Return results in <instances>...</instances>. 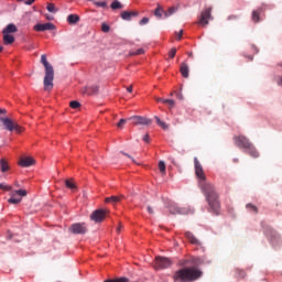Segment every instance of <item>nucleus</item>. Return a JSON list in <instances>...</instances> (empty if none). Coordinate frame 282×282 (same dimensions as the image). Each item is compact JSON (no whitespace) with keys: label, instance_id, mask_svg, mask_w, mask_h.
Listing matches in <instances>:
<instances>
[{"label":"nucleus","instance_id":"obj_1","mask_svg":"<svg viewBox=\"0 0 282 282\" xmlns=\"http://www.w3.org/2000/svg\"><path fill=\"white\" fill-rule=\"evenodd\" d=\"M194 165L195 176H197L198 180V188H200L204 196H206L210 210L217 214L218 209H220V200L218 199V194L216 193L215 186L206 181V174H204L203 165H200L197 158L194 159Z\"/></svg>","mask_w":282,"mask_h":282},{"label":"nucleus","instance_id":"obj_2","mask_svg":"<svg viewBox=\"0 0 282 282\" xmlns=\"http://www.w3.org/2000/svg\"><path fill=\"white\" fill-rule=\"evenodd\" d=\"M203 276V272L196 268H183L174 273V282H194Z\"/></svg>","mask_w":282,"mask_h":282},{"label":"nucleus","instance_id":"obj_3","mask_svg":"<svg viewBox=\"0 0 282 282\" xmlns=\"http://www.w3.org/2000/svg\"><path fill=\"white\" fill-rule=\"evenodd\" d=\"M234 142L237 148L243 150V153L250 155L252 159H258L260 153L258 152L257 148L252 145L249 139L245 135L234 137Z\"/></svg>","mask_w":282,"mask_h":282},{"label":"nucleus","instance_id":"obj_4","mask_svg":"<svg viewBox=\"0 0 282 282\" xmlns=\"http://www.w3.org/2000/svg\"><path fill=\"white\" fill-rule=\"evenodd\" d=\"M42 65L45 67V78L43 79V85L45 91H51L54 88V67L50 65L46 61V55H42Z\"/></svg>","mask_w":282,"mask_h":282},{"label":"nucleus","instance_id":"obj_5","mask_svg":"<svg viewBox=\"0 0 282 282\" xmlns=\"http://www.w3.org/2000/svg\"><path fill=\"white\" fill-rule=\"evenodd\" d=\"M213 7H207L206 9L203 10V12H200V15L198 17V22L197 24H199L203 28L208 26L209 21H213Z\"/></svg>","mask_w":282,"mask_h":282},{"label":"nucleus","instance_id":"obj_6","mask_svg":"<svg viewBox=\"0 0 282 282\" xmlns=\"http://www.w3.org/2000/svg\"><path fill=\"white\" fill-rule=\"evenodd\" d=\"M0 122L3 123L4 130L9 132L15 131V133L21 134L22 127L18 122L12 121L9 118H0Z\"/></svg>","mask_w":282,"mask_h":282},{"label":"nucleus","instance_id":"obj_7","mask_svg":"<svg viewBox=\"0 0 282 282\" xmlns=\"http://www.w3.org/2000/svg\"><path fill=\"white\" fill-rule=\"evenodd\" d=\"M87 230V224L85 223H76L69 227V232L73 235H86Z\"/></svg>","mask_w":282,"mask_h":282},{"label":"nucleus","instance_id":"obj_8","mask_svg":"<svg viewBox=\"0 0 282 282\" xmlns=\"http://www.w3.org/2000/svg\"><path fill=\"white\" fill-rule=\"evenodd\" d=\"M172 267V260L169 258L158 257L154 261V269L161 270V269H167Z\"/></svg>","mask_w":282,"mask_h":282},{"label":"nucleus","instance_id":"obj_9","mask_svg":"<svg viewBox=\"0 0 282 282\" xmlns=\"http://www.w3.org/2000/svg\"><path fill=\"white\" fill-rule=\"evenodd\" d=\"M128 120H131V122L134 126H151L152 124L151 119H149L148 117H142V116H134V117H131Z\"/></svg>","mask_w":282,"mask_h":282},{"label":"nucleus","instance_id":"obj_10","mask_svg":"<svg viewBox=\"0 0 282 282\" xmlns=\"http://www.w3.org/2000/svg\"><path fill=\"white\" fill-rule=\"evenodd\" d=\"M170 213H171V215H189L191 209L185 208V207H178V205H176V204H171Z\"/></svg>","mask_w":282,"mask_h":282},{"label":"nucleus","instance_id":"obj_11","mask_svg":"<svg viewBox=\"0 0 282 282\" xmlns=\"http://www.w3.org/2000/svg\"><path fill=\"white\" fill-rule=\"evenodd\" d=\"M90 219H91V221H95L97 224L102 223L104 219H106V210H104V209L95 210L94 213H91Z\"/></svg>","mask_w":282,"mask_h":282},{"label":"nucleus","instance_id":"obj_12","mask_svg":"<svg viewBox=\"0 0 282 282\" xmlns=\"http://www.w3.org/2000/svg\"><path fill=\"white\" fill-rule=\"evenodd\" d=\"M34 31L36 32H45V31H52V30H55V25L47 22L45 24H36L34 25Z\"/></svg>","mask_w":282,"mask_h":282},{"label":"nucleus","instance_id":"obj_13","mask_svg":"<svg viewBox=\"0 0 282 282\" xmlns=\"http://www.w3.org/2000/svg\"><path fill=\"white\" fill-rule=\"evenodd\" d=\"M188 73H189V68H188V64L183 62L180 65V74L182 75L183 78H188Z\"/></svg>","mask_w":282,"mask_h":282},{"label":"nucleus","instance_id":"obj_14","mask_svg":"<svg viewBox=\"0 0 282 282\" xmlns=\"http://www.w3.org/2000/svg\"><path fill=\"white\" fill-rule=\"evenodd\" d=\"M19 165L22 167H30L34 165V159L33 158H22L21 161H19Z\"/></svg>","mask_w":282,"mask_h":282},{"label":"nucleus","instance_id":"obj_15","mask_svg":"<svg viewBox=\"0 0 282 282\" xmlns=\"http://www.w3.org/2000/svg\"><path fill=\"white\" fill-rule=\"evenodd\" d=\"M97 93H98L97 86H88L83 89V94H85L86 96H94Z\"/></svg>","mask_w":282,"mask_h":282},{"label":"nucleus","instance_id":"obj_16","mask_svg":"<svg viewBox=\"0 0 282 282\" xmlns=\"http://www.w3.org/2000/svg\"><path fill=\"white\" fill-rule=\"evenodd\" d=\"M15 32H18V26H15L14 24H9L7 25V28L3 29V35H10V34H14Z\"/></svg>","mask_w":282,"mask_h":282},{"label":"nucleus","instance_id":"obj_17","mask_svg":"<svg viewBox=\"0 0 282 282\" xmlns=\"http://www.w3.org/2000/svg\"><path fill=\"white\" fill-rule=\"evenodd\" d=\"M185 238H187L188 242L195 246H200L199 240H197L196 236L192 235V232H185Z\"/></svg>","mask_w":282,"mask_h":282},{"label":"nucleus","instance_id":"obj_18","mask_svg":"<svg viewBox=\"0 0 282 282\" xmlns=\"http://www.w3.org/2000/svg\"><path fill=\"white\" fill-rule=\"evenodd\" d=\"M122 199H124V195L110 196L109 198H106V203L107 204H119V202H121Z\"/></svg>","mask_w":282,"mask_h":282},{"label":"nucleus","instance_id":"obj_19","mask_svg":"<svg viewBox=\"0 0 282 282\" xmlns=\"http://www.w3.org/2000/svg\"><path fill=\"white\" fill-rule=\"evenodd\" d=\"M78 22H79L78 14H69V15H67V23H69L70 25L78 24Z\"/></svg>","mask_w":282,"mask_h":282},{"label":"nucleus","instance_id":"obj_20","mask_svg":"<svg viewBox=\"0 0 282 282\" xmlns=\"http://www.w3.org/2000/svg\"><path fill=\"white\" fill-rule=\"evenodd\" d=\"M14 35L11 34H3V44L4 45H10V44H14Z\"/></svg>","mask_w":282,"mask_h":282},{"label":"nucleus","instance_id":"obj_21","mask_svg":"<svg viewBox=\"0 0 282 282\" xmlns=\"http://www.w3.org/2000/svg\"><path fill=\"white\" fill-rule=\"evenodd\" d=\"M262 9H258L256 11H252V22L259 23L260 22V14H261Z\"/></svg>","mask_w":282,"mask_h":282},{"label":"nucleus","instance_id":"obj_22","mask_svg":"<svg viewBox=\"0 0 282 282\" xmlns=\"http://www.w3.org/2000/svg\"><path fill=\"white\" fill-rule=\"evenodd\" d=\"M0 170L1 173H6L7 171H9V164L7 163L6 159L0 160Z\"/></svg>","mask_w":282,"mask_h":282},{"label":"nucleus","instance_id":"obj_23","mask_svg":"<svg viewBox=\"0 0 282 282\" xmlns=\"http://www.w3.org/2000/svg\"><path fill=\"white\" fill-rule=\"evenodd\" d=\"M246 209L251 212L252 214L257 215L258 214V207L256 205L252 204H247L246 205Z\"/></svg>","mask_w":282,"mask_h":282},{"label":"nucleus","instance_id":"obj_24","mask_svg":"<svg viewBox=\"0 0 282 282\" xmlns=\"http://www.w3.org/2000/svg\"><path fill=\"white\" fill-rule=\"evenodd\" d=\"M110 9H112V10L122 9V4L118 0H115V1H112V3H110Z\"/></svg>","mask_w":282,"mask_h":282},{"label":"nucleus","instance_id":"obj_25","mask_svg":"<svg viewBox=\"0 0 282 282\" xmlns=\"http://www.w3.org/2000/svg\"><path fill=\"white\" fill-rule=\"evenodd\" d=\"M163 12H164L163 8L160 4H158V8L154 11V17H158V19H161V17H163Z\"/></svg>","mask_w":282,"mask_h":282},{"label":"nucleus","instance_id":"obj_26","mask_svg":"<svg viewBox=\"0 0 282 282\" xmlns=\"http://www.w3.org/2000/svg\"><path fill=\"white\" fill-rule=\"evenodd\" d=\"M159 172L163 175L166 174V164L164 161H159Z\"/></svg>","mask_w":282,"mask_h":282},{"label":"nucleus","instance_id":"obj_27","mask_svg":"<svg viewBox=\"0 0 282 282\" xmlns=\"http://www.w3.org/2000/svg\"><path fill=\"white\" fill-rule=\"evenodd\" d=\"M154 119H155V122H158L159 127H161V129L167 130L166 122L161 121L160 117H154Z\"/></svg>","mask_w":282,"mask_h":282},{"label":"nucleus","instance_id":"obj_28","mask_svg":"<svg viewBox=\"0 0 282 282\" xmlns=\"http://www.w3.org/2000/svg\"><path fill=\"white\" fill-rule=\"evenodd\" d=\"M121 19L124 20V21H130L131 20V13L129 11H122Z\"/></svg>","mask_w":282,"mask_h":282},{"label":"nucleus","instance_id":"obj_29","mask_svg":"<svg viewBox=\"0 0 282 282\" xmlns=\"http://www.w3.org/2000/svg\"><path fill=\"white\" fill-rule=\"evenodd\" d=\"M46 10H48L51 13H57V9L55 8L54 3L46 4Z\"/></svg>","mask_w":282,"mask_h":282},{"label":"nucleus","instance_id":"obj_30","mask_svg":"<svg viewBox=\"0 0 282 282\" xmlns=\"http://www.w3.org/2000/svg\"><path fill=\"white\" fill-rule=\"evenodd\" d=\"M66 187L69 188L70 191H76V185L73 183L72 180L66 181Z\"/></svg>","mask_w":282,"mask_h":282},{"label":"nucleus","instance_id":"obj_31","mask_svg":"<svg viewBox=\"0 0 282 282\" xmlns=\"http://www.w3.org/2000/svg\"><path fill=\"white\" fill-rule=\"evenodd\" d=\"M142 54H144L143 48H139L137 51H131V53H130L131 56H137V55H142Z\"/></svg>","mask_w":282,"mask_h":282},{"label":"nucleus","instance_id":"obj_32","mask_svg":"<svg viewBox=\"0 0 282 282\" xmlns=\"http://www.w3.org/2000/svg\"><path fill=\"white\" fill-rule=\"evenodd\" d=\"M82 105L78 101H70L69 107L70 109H78Z\"/></svg>","mask_w":282,"mask_h":282},{"label":"nucleus","instance_id":"obj_33","mask_svg":"<svg viewBox=\"0 0 282 282\" xmlns=\"http://www.w3.org/2000/svg\"><path fill=\"white\" fill-rule=\"evenodd\" d=\"M104 282H128V279L127 278H119V279H115V280H106Z\"/></svg>","mask_w":282,"mask_h":282},{"label":"nucleus","instance_id":"obj_34","mask_svg":"<svg viewBox=\"0 0 282 282\" xmlns=\"http://www.w3.org/2000/svg\"><path fill=\"white\" fill-rule=\"evenodd\" d=\"M22 198H9V204H13V205H18L19 203H21Z\"/></svg>","mask_w":282,"mask_h":282},{"label":"nucleus","instance_id":"obj_35","mask_svg":"<svg viewBox=\"0 0 282 282\" xmlns=\"http://www.w3.org/2000/svg\"><path fill=\"white\" fill-rule=\"evenodd\" d=\"M95 6H97V8H107L106 1H96Z\"/></svg>","mask_w":282,"mask_h":282},{"label":"nucleus","instance_id":"obj_36","mask_svg":"<svg viewBox=\"0 0 282 282\" xmlns=\"http://www.w3.org/2000/svg\"><path fill=\"white\" fill-rule=\"evenodd\" d=\"M109 31H110L109 25H107L106 23H101V32L108 33Z\"/></svg>","mask_w":282,"mask_h":282},{"label":"nucleus","instance_id":"obj_37","mask_svg":"<svg viewBox=\"0 0 282 282\" xmlns=\"http://www.w3.org/2000/svg\"><path fill=\"white\" fill-rule=\"evenodd\" d=\"M13 194L24 197L26 195V192H25V189H18V191L13 192Z\"/></svg>","mask_w":282,"mask_h":282},{"label":"nucleus","instance_id":"obj_38","mask_svg":"<svg viewBox=\"0 0 282 282\" xmlns=\"http://www.w3.org/2000/svg\"><path fill=\"white\" fill-rule=\"evenodd\" d=\"M164 105H167L170 109H173L175 107V100L171 99L164 102Z\"/></svg>","mask_w":282,"mask_h":282},{"label":"nucleus","instance_id":"obj_39","mask_svg":"<svg viewBox=\"0 0 282 282\" xmlns=\"http://www.w3.org/2000/svg\"><path fill=\"white\" fill-rule=\"evenodd\" d=\"M175 12H176V8L175 7H171L170 9H167L166 17H170V15L174 14Z\"/></svg>","mask_w":282,"mask_h":282},{"label":"nucleus","instance_id":"obj_40","mask_svg":"<svg viewBox=\"0 0 282 282\" xmlns=\"http://www.w3.org/2000/svg\"><path fill=\"white\" fill-rule=\"evenodd\" d=\"M175 55H176V48L173 47V48H171V51L169 53V56H170L171 59H173V58H175Z\"/></svg>","mask_w":282,"mask_h":282},{"label":"nucleus","instance_id":"obj_41","mask_svg":"<svg viewBox=\"0 0 282 282\" xmlns=\"http://www.w3.org/2000/svg\"><path fill=\"white\" fill-rule=\"evenodd\" d=\"M183 35H184V30H180V32L176 33V40L181 41Z\"/></svg>","mask_w":282,"mask_h":282},{"label":"nucleus","instance_id":"obj_42","mask_svg":"<svg viewBox=\"0 0 282 282\" xmlns=\"http://www.w3.org/2000/svg\"><path fill=\"white\" fill-rule=\"evenodd\" d=\"M126 123H127V119H121V120H119V122H118V128L121 129L122 126H124Z\"/></svg>","mask_w":282,"mask_h":282},{"label":"nucleus","instance_id":"obj_43","mask_svg":"<svg viewBox=\"0 0 282 282\" xmlns=\"http://www.w3.org/2000/svg\"><path fill=\"white\" fill-rule=\"evenodd\" d=\"M0 189L1 191H12V187L11 186H6L3 184H0Z\"/></svg>","mask_w":282,"mask_h":282},{"label":"nucleus","instance_id":"obj_44","mask_svg":"<svg viewBox=\"0 0 282 282\" xmlns=\"http://www.w3.org/2000/svg\"><path fill=\"white\" fill-rule=\"evenodd\" d=\"M149 23V19L148 18H143L142 20H140V25H145Z\"/></svg>","mask_w":282,"mask_h":282},{"label":"nucleus","instance_id":"obj_45","mask_svg":"<svg viewBox=\"0 0 282 282\" xmlns=\"http://www.w3.org/2000/svg\"><path fill=\"white\" fill-rule=\"evenodd\" d=\"M171 99H163V98H158V102L159 104H166L167 101H170Z\"/></svg>","mask_w":282,"mask_h":282},{"label":"nucleus","instance_id":"obj_46","mask_svg":"<svg viewBox=\"0 0 282 282\" xmlns=\"http://www.w3.org/2000/svg\"><path fill=\"white\" fill-rule=\"evenodd\" d=\"M122 155H124L126 158L130 159L131 161H133V163H135V159L131 158V155L124 153V152H121Z\"/></svg>","mask_w":282,"mask_h":282},{"label":"nucleus","instance_id":"obj_47","mask_svg":"<svg viewBox=\"0 0 282 282\" xmlns=\"http://www.w3.org/2000/svg\"><path fill=\"white\" fill-rule=\"evenodd\" d=\"M25 6H32L34 3V0H25L23 1Z\"/></svg>","mask_w":282,"mask_h":282},{"label":"nucleus","instance_id":"obj_48","mask_svg":"<svg viewBox=\"0 0 282 282\" xmlns=\"http://www.w3.org/2000/svg\"><path fill=\"white\" fill-rule=\"evenodd\" d=\"M238 272H239V276H240L241 279H245V276H246L245 271L238 270Z\"/></svg>","mask_w":282,"mask_h":282},{"label":"nucleus","instance_id":"obj_49","mask_svg":"<svg viewBox=\"0 0 282 282\" xmlns=\"http://www.w3.org/2000/svg\"><path fill=\"white\" fill-rule=\"evenodd\" d=\"M147 212H149L150 215L154 214V210L151 206H147Z\"/></svg>","mask_w":282,"mask_h":282},{"label":"nucleus","instance_id":"obj_50","mask_svg":"<svg viewBox=\"0 0 282 282\" xmlns=\"http://www.w3.org/2000/svg\"><path fill=\"white\" fill-rule=\"evenodd\" d=\"M143 142L149 143V134H145V135L143 137Z\"/></svg>","mask_w":282,"mask_h":282},{"label":"nucleus","instance_id":"obj_51","mask_svg":"<svg viewBox=\"0 0 282 282\" xmlns=\"http://www.w3.org/2000/svg\"><path fill=\"white\" fill-rule=\"evenodd\" d=\"M176 98H178V100H184V96H182V94H177Z\"/></svg>","mask_w":282,"mask_h":282},{"label":"nucleus","instance_id":"obj_52","mask_svg":"<svg viewBox=\"0 0 282 282\" xmlns=\"http://www.w3.org/2000/svg\"><path fill=\"white\" fill-rule=\"evenodd\" d=\"M126 91H128V93H130V94H131V91H133V87H132V86H130V87L126 88Z\"/></svg>","mask_w":282,"mask_h":282},{"label":"nucleus","instance_id":"obj_53","mask_svg":"<svg viewBox=\"0 0 282 282\" xmlns=\"http://www.w3.org/2000/svg\"><path fill=\"white\" fill-rule=\"evenodd\" d=\"M6 113H7V110L0 108V116H1V115H6Z\"/></svg>","mask_w":282,"mask_h":282},{"label":"nucleus","instance_id":"obj_54","mask_svg":"<svg viewBox=\"0 0 282 282\" xmlns=\"http://www.w3.org/2000/svg\"><path fill=\"white\" fill-rule=\"evenodd\" d=\"M130 13H131V17H137V15H139L138 12H130Z\"/></svg>","mask_w":282,"mask_h":282},{"label":"nucleus","instance_id":"obj_55","mask_svg":"<svg viewBox=\"0 0 282 282\" xmlns=\"http://www.w3.org/2000/svg\"><path fill=\"white\" fill-rule=\"evenodd\" d=\"M278 84L279 86H282V78L279 79Z\"/></svg>","mask_w":282,"mask_h":282},{"label":"nucleus","instance_id":"obj_56","mask_svg":"<svg viewBox=\"0 0 282 282\" xmlns=\"http://www.w3.org/2000/svg\"><path fill=\"white\" fill-rule=\"evenodd\" d=\"M234 162H235V163H238V162H239V159H234Z\"/></svg>","mask_w":282,"mask_h":282},{"label":"nucleus","instance_id":"obj_57","mask_svg":"<svg viewBox=\"0 0 282 282\" xmlns=\"http://www.w3.org/2000/svg\"><path fill=\"white\" fill-rule=\"evenodd\" d=\"M3 52V47L0 45V53Z\"/></svg>","mask_w":282,"mask_h":282},{"label":"nucleus","instance_id":"obj_58","mask_svg":"<svg viewBox=\"0 0 282 282\" xmlns=\"http://www.w3.org/2000/svg\"><path fill=\"white\" fill-rule=\"evenodd\" d=\"M188 57H192V53H188Z\"/></svg>","mask_w":282,"mask_h":282},{"label":"nucleus","instance_id":"obj_59","mask_svg":"<svg viewBox=\"0 0 282 282\" xmlns=\"http://www.w3.org/2000/svg\"><path fill=\"white\" fill-rule=\"evenodd\" d=\"M19 1L24 2V1H26V0H19Z\"/></svg>","mask_w":282,"mask_h":282},{"label":"nucleus","instance_id":"obj_60","mask_svg":"<svg viewBox=\"0 0 282 282\" xmlns=\"http://www.w3.org/2000/svg\"><path fill=\"white\" fill-rule=\"evenodd\" d=\"M120 229H121V228L119 227V228H118V232L120 231Z\"/></svg>","mask_w":282,"mask_h":282},{"label":"nucleus","instance_id":"obj_61","mask_svg":"<svg viewBox=\"0 0 282 282\" xmlns=\"http://www.w3.org/2000/svg\"><path fill=\"white\" fill-rule=\"evenodd\" d=\"M273 237H276V235H273Z\"/></svg>","mask_w":282,"mask_h":282}]
</instances>
